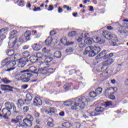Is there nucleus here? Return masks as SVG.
<instances>
[{"label":"nucleus","mask_w":128,"mask_h":128,"mask_svg":"<svg viewBox=\"0 0 128 128\" xmlns=\"http://www.w3.org/2000/svg\"><path fill=\"white\" fill-rule=\"evenodd\" d=\"M90 116H100V113L96 112V111L92 112L90 113Z\"/></svg>","instance_id":"44"},{"label":"nucleus","mask_w":128,"mask_h":128,"mask_svg":"<svg viewBox=\"0 0 128 128\" xmlns=\"http://www.w3.org/2000/svg\"><path fill=\"white\" fill-rule=\"evenodd\" d=\"M54 102H58L51 100L48 99H46L45 100V104L48 106H52Z\"/></svg>","instance_id":"24"},{"label":"nucleus","mask_w":128,"mask_h":128,"mask_svg":"<svg viewBox=\"0 0 128 128\" xmlns=\"http://www.w3.org/2000/svg\"><path fill=\"white\" fill-rule=\"evenodd\" d=\"M24 1L20 0L18 4V6H24Z\"/></svg>","instance_id":"52"},{"label":"nucleus","mask_w":128,"mask_h":128,"mask_svg":"<svg viewBox=\"0 0 128 128\" xmlns=\"http://www.w3.org/2000/svg\"><path fill=\"white\" fill-rule=\"evenodd\" d=\"M34 104L36 106H42V101L40 98L36 97L34 100Z\"/></svg>","instance_id":"16"},{"label":"nucleus","mask_w":128,"mask_h":128,"mask_svg":"<svg viewBox=\"0 0 128 128\" xmlns=\"http://www.w3.org/2000/svg\"><path fill=\"white\" fill-rule=\"evenodd\" d=\"M92 42H94V38H90L84 40L85 44H92Z\"/></svg>","instance_id":"31"},{"label":"nucleus","mask_w":128,"mask_h":128,"mask_svg":"<svg viewBox=\"0 0 128 128\" xmlns=\"http://www.w3.org/2000/svg\"><path fill=\"white\" fill-rule=\"evenodd\" d=\"M16 54L14 56V60H10L8 58H5L1 62V66L2 67H0V68H5V72H10V70H14L15 68L14 67L16 64V62L18 60H18L16 58Z\"/></svg>","instance_id":"2"},{"label":"nucleus","mask_w":128,"mask_h":128,"mask_svg":"<svg viewBox=\"0 0 128 128\" xmlns=\"http://www.w3.org/2000/svg\"><path fill=\"white\" fill-rule=\"evenodd\" d=\"M76 35V32L72 31L68 33V36H74Z\"/></svg>","instance_id":"45"},{"label":"nucleus","mask_w":128,"mask_h":128,"mask_svg":"<svg viewBox=\"0 0 128 128\" xmlns=\"http://www.w3.org/2000/svg\"><path fill=\"white\" fill-rule=\"evenodd\" d=\"M45 56H46V54H42L40 52H38L36 54V56L37 58H40V60H44L45 58Z\"/></svg>","instance_id":"27"},{"label":"nucleus","mask_w":128,"mask_h":128,"mask_svg":"<svg viewBox=\"0 0 128 128\" xmlns=\"http://www.w3.org/2000/svg\"><path fill=\"white\" fill-rule=\"evenodd\" d=\"M20 121L16 120V119H12L11 120V123L14 124H20Z\"/></svg>","instance_id":"47"},{"label":"nucleus","mask_w":128,"mask_h":128,"mask_svg":"<svg viewBox=\"0 0 128 128\" xmlns=\"http://www.w3.org/2000/svg\"><path fill=\"white\" fill-rule=\"evenodd\" d=\"M89 96H90V98H96L98 96V95L96 94V92L92 91L89 93Z\"/></svg>","instance_id":"40"},{"label":"nucleus","mask_w":128,"mask_h":128,"mask_svg":"<svg viewBox=\"0 0 128 128\" xmlns=\"http://www.w3.org/2000/svg\"><path fill=\"white\" fill-rule=\"evenodd\" d=\"M1 86L2 88H3L4 90H9L10 92H14V90H12L14 87L11 86L10 85L2 84Z\"/></svg>","instance_id":"18"},{"label":"nucleus","mask_w":128,"mask_h":128,"mask_svg":"<svg viewBox=\"0 0 128 128\" xmlns=\"http://www.w3.org/2000/svg\"><path fill=\"white\" fill-rule=\"evenodd\" d=\"M24 104H26V106H28V104H30V102H32V101L28 99H24Z\"/></svg>","instance_id":"42"},{"label":"nucleus","mask_w":128,"mask_h":128,"mask_svg":"<svg viewBox=\"0 0 128 128\" xmlns=\"http://www.w3.org/2000/svg\"><path fill=\"white\" fill-rule=\"evenodd\" d=\"M58 14H60V12H62V8L60 7H58Z\"/></svg>","instance_id":"64"},{"label":"nucleus","mask_w":128,"mask_h":128,"mask_svg":"<svg viewBox=\"0 0 128 128\" xmlns=\"http://www.w3.org/2000/svg\"><path fill=\"white\" fill-rule=\"evenodd\" d=\"M40 113L38 112H36L35 114H34V118H38L40 116Z\"/></svg>","instance_id":"63"},{"label":"nucleus","mask_w":128,"mask_h":128,"mask_svg":"<svg viewBox=\"0 0 128 128\" xmlns=\"http://www.w3.org/2000/svg\"><path fill=\"white\" fill-rule=\"evenodd\" d=\"M82 120H84V118H85V120H88V116L86 114H83V116L82 117Z\"/></svg>","instance_id":"61"},{"label":"nucleus","mask_w":128,"mask_h":128,"mask_svg":"<svg viewBox=\"0 0 128 128\" xmlns=\"http://www.w3.org/2000/svg\"><path fill=\"white\" fill-rule=\"evenodd\" d=\"M54 56L56 58H60L62 56V52L60 51H56L54 53Z\"/></svg>","instance_id":"30"},{"label":"nucleus","mask_w":128,"mask_h":128,"mask_svg":"<svg viewBox=\"0 0 128 128\" xmlns=\"http://www.w3.org/2000/svg\"><path fill=\"white\" fill-rule=\"evenodd\" d=\"M8 31V28H5L0 30V38H6V32Z\"/></svg>","instance_id":"13"},{"label":"nucleus","mask_w":128,"mask_h":128,"mask_svg":"<svg viewBox=\"0 0 128 128\" xmlns=\"http://www.w3.org/2000/svg\"><path fill=\"white\" fill-rule=\"evenodd\" d=\"M26 118L28 120H30L31 122H32V120H34V117H32V116L31 115H28Z\"/></svg>","instance_id":"48"},{"label":"nucleus","mask_w":128,"mask_h":128,"mask_svg":"<svg viewBox=\"0 0 128 128\" xmlns=\"http://www.w3.org/2000/svg\"><path fill=\"white\" fill-rule=\"evenodd\" d=\"M86 44L84 43H81L80 44V48H81V52H82V50H83L84 48H86Z\"/></svg>","instance_id":"54"},{"label":"nucleus","mask_w":128,"mask_h":128,"mask_svg":"<svg viewBox=\"0 0 128 128\" xmlns=\"http://www.w3.org/2000/svg\"><path fill=\"white\" fill-rule=\"evenodd\" d=\"M4 106L6 108H4L2 110L3 114H6V116H10V114H12L10 110L12 108L14 104H10V102H6L5 103Z\"/></svg>","instance_id":"7"},{"label":"nucleus","mask_w":128,"mask_h":128,"mask_svg":"<svg viewBox=\"0 0 128 128\" xmlns=\"http://www.w3.org/2000/svg\"><path fill=\"white\" fill-rule=\"evenodd\" d=\"M2 82L5 84H10L12 80H9L8 78H4L2 79Z\"/></svg>","instance_id":"35"},{"label":"nucleus","mask_w":128,"mask_h":128,"mask_svg":"<svg viewBox=\"0 0 128 128\" xmlns=\"http://www.w3.org/2000/svg\"><path fill=\"white\" fill-rule=\"evenodd\" d=\"M116 32L121 36H128V31L124 28V27H122V26L118 27L116 29Z\"/></svg>","instance_id":"9"},{"label":"nucleus","mask_w":128,"mask_h":128,"mask_svg":"<svg viewBox=\"0 0 128 128\" xmlns=\"http://www.w3.org/2000/svg\"><path fill=\"white\" fill-rule=\"evenodd\" d=\"M114 63V60L110 58L108 59V60L104 62L102 64L103 66L100 68L101 70H106L108 68V66H110L112 64Z\"/></svg>","instance_id":"10"},{"label":"nucleus","mask_w":128,"mask_h":128,"mask_svg":"<svg viewBox=\"0 0 128 128\" xmlns=\"http://www.w3.org/2000/svg\"><path fill=\"white\" fill-rule=\"evenodd\" d=\"M15 50H14L9 49V50H6V52L7 56H12L14 54Z\"/></svg>","instance_id":"23"},{"label":"nucleus","mask_w":128,"mask_h":128,"mask_svg":"<svg viewBox=\"0 0 128 128\" xmlns=\"http://www.w3.org/2000/svg\"><path fill=\"white\" fill-rule=\"evenodd\" d=\"M24 39L26 40H30V32L26 31L24 34Z\"/></svg>","instance_id":"22"},{"label":"nucleus","mask_w":128,"mask_h":128,"mask_svg":"<svg viewBox=\"0 0 128 128\" xmlns=\"http://www.w3.org/2000/svg\"><path fill=\"white\" fill-rule=\"evenodd\" d=\"M72 86V85L70 84V83H66V84H64V90L66 91L68 90H70V88Z\"/></svg>","instance_id":"32"},{"label":"nucleus","mask_w":128,"mask_h":128,"mask_svg":"<svg viewBox=\"0 0 128 128\" xmlns=\"http://www.w3.org/2000/svg\"><path fill=\"white\" fill-rule=\"evenodd\" d=\"M60 42L61 43H62L63 44H66L68 42V40H66V37L64 36L62 37L60 40Z\"/></svg>","instance_id":"38"},{"label":"nucleus","mask_w":128,"mask_h":128,"mask_svg":"<svg viewBox=\"0 0 128 128\" xmlns=\"http://www.w3.org/2000/svg\"><path fill=\"white\" fill-rule=\"evenodd\" d=\"M24 105V102L23 100L19 99L16 103L17 108H20L22 106Z\"/></svg>","instance_id":"20"},{"label":"nucleus","mask_w":128,"mask_h":128,"mask_svg":"<svg viewBox=\"0 0 128 128\" xmlns=\"http://www.w3.org/2000/svg\"><path fill=\"white\" fill-rule=\"evenodd\" d=\"M23 110L24 112H28V106H24L23 108Z\"/></svg>","instance_id":"55"},{"label":"nucleus","mask_w":128,"mask_h":128,"mask_svg":"<svg viewBox=\"0 0 128 128\" xmlns=\"http://www.w3.org/2000/svg\"><path fill=\"white\" fill-rule=\"evenodd\" d=\"M53 72H54V68H47V74H53Z\"/></svg>","instance_id":"43"},{"label":"nucleus","mask_w":128,"mask_h":128,"mask_svg":"<svg viewBox=\"0 0 128 128\" xmlns=\"http://www.w3.org/2000/svg\"><path fill=\"white\" fill-rule=\"evenodd\" d=\"M52 60V58L48 57V56H46H46H45V58L44 59H43V60L44 62H46L48 64V62H50Z\"/></svg>","instance_id":"28"},{"label":"nucleus","mask_w":128,"mask_h":128,"mask_svg":"<svg viewBox=\"0 0 128 128\" xmlns=\"http://www.w3.org/2000/svg\"><path fill=\"white\" fill-rule=\"evenodd\" d=\"M46 46H49L51 44H56V40L52 39V37H48L45 40Z\"/></svg>","instance_id":"14"},{"label":"nucleus","mask_w":128,"mask_h":128,"mask_svg":"<svg viewBox=\"0 0 128 128\" xmlns=\"http://www.w3.org/2000/svg\"><path fill=\"white\" fill-rule=\"evenodd\" d=\"M90 102V99L86 98L84 96H81L80 99V108L82 109L84 108L86 106H88V102Z\"/></svg>","instance_id":"11"},{"label":"nucleus","mask_w":128,"mask_h":128,"mask_svg":"<svg viewBox=\"0 0 128 128\" xmlns=\"http://www.w3.org/2000/svg\"><path fill=\"white\" fill-rule=\"evenodd\" d=\"M54 10V6L50 5L49 8L48 9V10L50 12V10Z\"/></svg>","instance_id":"60"},{"label":"nucleus","mask_w":128,"mask_h":128,"mask_svg":"<svg viewBox=\"0 0 128 128\" xmlns=\"http://www.w3.org/2000/svg\"><path fill=\"white\" fill-rule=\"evenodd\" d=\"M30 56V52H28V51H26V52H24L22 54V58H23V60H28V56Z\"/></svg>","instance_id":"21"},{"label":"nucleus","mask_w":128,"mask_h":128,"mask_svg":"<svg viewBox=\"0 0 128 128\" xmlns=\"http://www.w3.org/2000/svg\"><path fill=\"white\" fill-rule=\"evenodd\" d=\"M76 40L78 42H80V36H78V37H76Z\"/></svg>","instance_id":"62"},{"label":"nucleus","mask_w":128,"mask_h":128,"mask_svg":"<svg viewBox=\"0 0 128 128\" xmlns=\"http://www.w3.org/2000/svg\"><path fill=\"white\" fill-rule=\"evenodd\" d=\"M102 92V88L99 87L96 90V93L97 96H100Z\"/></svg>","instance_id":"33"},{"label":"nucleus","mask_w":128,"mask_h":128,"mask_svg":"<svg viewBox=\"0 0 128 128\" xmlns=\"http://www.w3.org/2000/svg\"><path fill=\"white\" fill-rule=\"evenodd\" d=\"M102 36L106 38V40H112V46H116V42H118V37L116 34L108 32L106 31H104L102 32Z\"/></svg>","instance_id":"5"},{"label":"nucleus","mask_w":128,"mask_h":128,"mask_svg":"<svg viewBox=\"0 0 128 128\" xmlns=\"http://www.w3.org/2000/svg\"><path fill=\"white\" fill-rule=\"evenodd\" d=\"M29 60L30 62L34 64V62H36L38 60V58L36 56H31Z\"/></svg>","instance_id":"25"},{"label":"nucleus","mask_w":128,"mask_h":128,"mask_svg":"<svg viewBox=\"0 0 128 128\" xmlns=\"http://www.w3.org/2000/svg\"><path fill=\"white\" fill-rule=\"evenodd\" d=\"M47 126L50 128H54V120L52 118H49L47 120Z\"/></svg>","instance_id":"19"},{"label":"nucleus","mask_w":128,"mask_h":128,"mask_svg":"<svg viewBox=\"0 0 128 128\" xmlns=\"http://www.w3.org/2000/svg\"><path fill=\"white\" fill-rule=\"evenodd\" d=\"M16 42H18V38H11L10 42H8L9 48H13L14 50H18V44H16Z\"/></svg>","instance_id":"6"},{"label":"nucleus","mask_w":128,"mask_h":128,"mask_svg":"<svg viewBox=\"0 0 128 128\" xmlns=\"http://www.w3.org/2000/svg\"><path fill=\"white\" fill-rule=\"evenodd\" d=\"M110 100H116V96H114L112 94H111L108 96Z\"/></svg>","instance_id":"56"},{"label":"nucleus","mask_w":128,"mask_h":128,"mask_svg":"<svg viewBox=\"0 0 128 128\" xmlns=\"http://www.w3.org/2000/svg\"><path fill=\"white\" fill-rule=\"evenodd\" d=\"M23 50H28L30 48V46L28 45H24L22 46Z\"/></svg>","instance_id":"58"},{"label":"nucleus","mask_w":128,"mask_h":128,"mask_svg":"<svg viewBox=\"0 0 128 128\" xmlns=\"http://www.w3.org/2000/svg\"><path fill=\"white\" fill-rule=\"evenodd\" d=\"M56 34V32L54 30H52L50 32V36H54V34Z\"/></svg>","instance_id":"57"},{"label":"nucleus","mask_w":128,"mask_h":128,"mask_svg":"<svg viewBox=\"0 0 128 128\" xmlns=\"http://www.w3.org/2000/svg\"><path fill=\"white\" fill-rule=\"evenodd\" d=\"M100 52V48L98 46H90L86 47L83 52V54L86 55L88 54L89 56L94 58Z\"/></svg>","instance_id":"3"},{"label":"nucleus","mask_w":128,"mask_h":128,"mask_svg":"<svg viewBox=\"0 0 128 128\" xmlns=\"http://www.w3.org/2000/svg\"><path fill=\"white\" fill-rule=\"evenodd\" d=\"M114 56V54L110 53L109 54L106 55L104 56V58H112Z\"/></svg>","instance_id":"51"},{"label":"nucleus","mask_w":128,"mask_h":128,"mask_svg":"<svg viewBox=\"0 0 128 128\" xmlns=\"http://www.w3.org/2000/svg\"><path fill=\"white\" fill-rule=\"evenodd\" d=\"M38 74H47V68L44 66L43 68H39L37 70L35 66H31L29 70H24L19 72L20 80L22 82H28L30 80V78L32 76H38Z\"/></svg>","instance_id":"1"},{"label":"nucleus","mask_w":128,"mask_h":128,"mask_svg":"<svg viewBox=\"0 0 128 128\" xmlns=\"http://www.w3.org/2000/svg\"><path fill=\"white\" fill-rule=\"evenodd\" d=\"M104 110V108L102 107H97L95 108V112H102Z\"/></svg>","instance_id":"34"},{"label":"nucleus","mask_w":128,"mask_h":128,"mask_svg":"<svg viewBox=\"0 0 128 128\" xmlns=\"http://www.w3.org/2000/svg\"><path fill=\"white\" fill-rule=\"evenodd\" d=\"M107 52L108 51L106 50H104L96 57V60H98V58H104V60H106V57L104 58V56H107Z\"/></svg>","instance_id":"15"},{"label":"nucleus","mask_w":128,"mask_h":128,"mask_svg":"<svg viewBox=\"0 0 128 128\" xmlns=\"http://www.w3.org/2000/svg\"><path fill=\"white\" fill-rule=\"evenodd\" d=\"M28 62H30L28 59L24 60V58H22L21 60H18V66L19 68H24Z\"/></svg>","instance_id":"12"},{"label":"nucleus","mask_w":128,"mask_h":128,"mask_svg":"<svg viewBox=\"0 0 128 128\" xmlns=\"http://www.w3.org/2000/svg\"><path fill=\"white\" fill-rule=\"evenodd\" d=\"M24 37L23 36L20 37L19 38L18 42H24Z\"/></svg>","instance_id":"59"},{"label":"nucleus","mask_w":128,"mask_h":128,"mask_svg":"<svg viewBox=\"0 0 128 128\" xmlns=\"http://www.w3.org/2000/svg\"><path fill=\"white\" fill-rule=\"evenodd\" d=\"M80 98H78L76 99H72L70 100L66 101L64 102V104L66 106H70L72 104L74 105L72 106V110H76L78 107L79 106L80 104Z\"/></svg>","instance_id":"4"},{"label":"nucleus","mask_w":128,"mask_h":128,"mask_svg":"<svg viewBox=\"0 0 128 128\" xmlns=\"http://www.w3.org/2000/svg\"><path fill=\"white\" fill-rule=\"evenodd\" d=\"M106 106H112V102H105Z\"/></svg>","instance_id":"50"},{"label":"nucleus","mask_w":128,"mask_h":128,"mask_svg":"<svg viewBox=\"0 0 128 128\" xmlns=\"http://www.w3.org/2000/svg\"><path fill=\"white\" fill-rule=\"evenodd\" d=\"M32 48L34 50H40L42 48V46L38 44H35L32 46Z\"/></svg>","instance_id":"26"},{"label":"nucleus","mask_w":128,"mask_h":128,"mask_svg":"<svg viewBox=\"0 0 128 128\" xmlns=\"http://www.w3.org/2000/svg\"><path fill=\"white\" fill-rule=\"evenodd\" d=\"M18 34V31L16 30H12V31H10V38H15L14 36V34Z\"/></svg>","instance_id":"37"},{"label":"nucleus","mask_w":128,"mask_h":128,"mask_svg":"<svg viewBox=\"0 0 128 128\" xmlns=\"http://www.w3.org/2000/svg\"><path fill=\"white\" fill-rule=\"evenodd\" d=\"M20 128H30L32 126V121L24 118L22 122H19Z\"/></svg>","instance_id":"8"},{"label":"nucleus","mask_w":128,"mask_h":128,"mask_svg":"<svg viewBox=\"0 0 128 128\" xmlns=\"http://www.w3.org/2000/svg\"><path fill=\"white\" fill-rule=\"evenodd\" d=\"M93 42H96L97 44H100L102 42V39H100L98 37H96V38L93 39Z\"/></svg>","instance_id":"36"},{"label":"nucleus","mask_w":128,"mask_h":128,"mask_svg":"<svg viewBox=\"0 0 128 128\" xmlns=\"http://www.w3.org/2000/svg\"><path fill=\"white\" fill-rule=\"evenodd\" d=\"M16 118L18 122V120H22L24 117H22V116H18L16 117Z\"/></svg>","instance_id":"53"},{"label":"nucleus","mask_w":128,"mask_h":128,"mask_svg":"<svg viewBox=\"0 0 128 128\" xmlns=\"http://www.w3.org/2000/svg\"><path fill=\"white\" fill-rule=\"evenodd\" d=\"M50 114H54L56 112V109L54 108L49 107Z\"/></svg>","instance_id":"46"},{"label":"nucleus","mask_w":128,"mask_h":128,"mask_svg":"<svg viewBox=\"0 0 128 128\" xmlns=\"http://www.w3.org/2000/svg\"><path fill=\"white\" fill-rule=\"evenodd\" d=\"M114 94V92L112 88H109L105 91V96H110V94Z\"/></svg>","instance_id":"17"},{"label":"nucleus","mask_w":128,"mask_h":128,"mask_svg":"<svg viewBox=\"0 0 128 128\" xmlns=\"http://www.w3.org/2000/svg\"><path fill=\"white\" fill-rule=\"evenodd\" d=\"M26 99L29 100H32V94H27L26 95Z\"/></svg>","instance_id":"41"},{"label":"nucleus","mask_w":128,"mask_h":128,"mask_svg":"<svg viewBox=\"0 0 128 128\" xmlns=\"http://www.w3.org/2000/svg\"><path fill=\"white\" fill-rule=\"evenodd\" d=\"M74 49L72 48H70L66 50V52H72Z\"/></svg>","instance_id":"49"},{"label":"nucleus","mask_w":128,"mask_h":128,"mask_svg":"<svg viewBox=\"0 0 128 128\" xmlns=\"http://www.w3.org/2000/svg\"><path fill=\"white\" fill-rule=\"evenodd\" d=\"M12 108H13V112H14V114H20V111L16 110V106H14V104H13Z\"/></svg>","instance_id":"39"},{"label":"nucleus","mask_w":128,"mask_h":128,"mask_svg":"<svg viewBox=\"0 0 128 128\" xmlns=\"http://www.w3.org/2000/svg\"><path fill=\"white\" fill-rule=\"evenodd\" d=\"M71 126H72V124L69 122H64L62 124V126H64V128H70Z\"/></svg>","instance_id":"29"}]
</instances>
